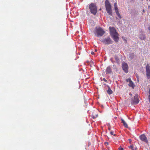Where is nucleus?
Listing matches in <instances>:
<instances>
[{
  "mask_svg": "<svg viewBox=\"0 0 150 150\" xmlns=\"http://www.w3.org/2000/svg\"><path fill=\"white\" fill-rule=\"evenodd\" d=\"M109 29L110 31V33L111 36L116 42H117L119 40L118 37V33L116 32L115 28L112 27H110Z\"/></svg>",
  "mask_w": 150,
  "mask_h": 150,
  "instance_id": "nucleus-1",
  "label": "nucleus"
},
{
  "mask_svg": "<svg viewBox=\"0 0 150 150\" xmlns=\"http://www.w3.org/2000/svg\"><path fill=\"white\" fill-rule=\"evenodd\" d=\"M95 35L98 37L102 36L104 34L105 31L100 27H96L94 31Z\"/></svg>",
  "mask_w": 150,
  "mask_h": 150,
  "instance_id": "nucleus-2",
  "label": "nucleus"
},
{
  "mask_svg": "<svg viewBox=\"0 0 150 150\" xmlns=\"http://www.w3.org/2000/svg\"><path fill=\"white\" fill-rule=\"evenodd\" d=\"M91 13L94 15H95L97 11V9L96 4L95 3H91L89 6Z\"/></svg>",
  "mask_w": 150,
  "mask_h": 150,
  "instance_id": "nucleus-3",
  "label": "nucleus"
},
{
  "mask_svg": "<svg viewBox=\"0 0 150 150\" xmlns=\"http://www.w3.org/2000/svg\"><path fill=\"white\" fill-rule=\"evenodd\" d=\"M105 6L106 10L108 14L110 15H112L111 10V6L108 0H105Z\"/></svg>",
  "mask_w": 150,
  "mask_h": 150,
  "instance_id": "nucleus-4",
  "label": "nucleus"
},
{
  "mask_svg": "<svg viewBox=\"0 0 150 150\" xmlns=\"http://www.w3.org/2000/svg\"><path fill=\"white\" fill-rule=\"evenodd\" d=\"M101 42L104 44L106 45H108L112 44V41L111 39L109 37H107L106 38H105Z\"/></svg>",
  "mask_w": 150,
  "mask_h": 150,
  "instance_id": "nucleus-5",
  "label": "nucleus"
},
{
  "mask_svg": "<svg viewBox=\"0 0 150 150\" xmlns=\"http://www.w3.org/2000/svg\"><path fill=\"white\" fill-rule=\"evenodd\" d=\"M139 102V99L137 94H136L133 98L132 99L131 104L132 105L137 104Z\"/></svg>",
  "mask_w": 150,
  "mask_h": 150,
  "instance_id": "nucleus-6",
  "label": "nucleus"
},
{
  "mask_svg": "<svg viewBox=\"0 0 150 150\" xmlns=\"http://www.w3.org/2000/svg\"><path fill=\"white\" fill-rule=\"evenodd\" d=\"M146 71L147 78L150 79V67L149 64H147L146 67Z\"/></svg>",
  "mask_w": 150,
  "mask_h": 150,
  "instance_id": "nucleus-7",
  "label": "nucleus"
},
{
  "mask_svg": "<svg viewBox=\"0 0 150 150\" xmlns=\"http://www.w3.org/2000/svg\"><path fill=\"white\" fill-rule=\"evenodd\" d=\"M122 66L123 71L125 73H127L128 69V66L127 64L125 62H123Z\"/></svg>",
  "mask_w": 150,
  "mask_h": 150,
  "instance_id": "nucleus-8",
  "label": "nucleus"
},
{
  "mask_svg": "<svg viewBox=\"0 0 150 150\" xmlns=\"http://www.w3.org/2000/svg\"><path fill=\"white\" fill-rule=\"evenodd\" d=\"M139 138L141 140L146 143H148V141L145 135L143 134L140 136Z\"/></svg>",
  "mask_w": 150,
  "mask_h": 150,
  "instance_id": "nucleus-9",
  "label": "nucleus"
},
{
  "mask_svg": "<svg viewBox=\"0 0 150 150\" xmlns=\"http://www.w3.org/2000/svg\"><path fill=\"white\" fill-rule=\"evenodd\" d=\"M126 81L127 82L129 83V86L132 87V88H134V86L130 78L127 79H126Z\"/></svg>",
  "mask_w": 150,
  "mask_h": 150,
  "instance_id": "nucleus-10",
  "label": "nucleus"
},
{
  "mask_svg": "<svg viewBox=\"0 0 150 150\" xmlns=\"http://www.w3.org/2000/svg\"><path fill=\"white\" fill-rule=\"evenodd\" d=\"M105 72L106 74H111L112 72V70L111 67L110 66H108L105 70Z\"/></svg>",
  "mask_w": 150,
  "mask_h": 150,
  "instance_id": "nucleus-11",
  "label": "nucleus"
},
{
  "mask_svg": "<svg viewBox=\"0 0 150 150\" xmlns=\"http://www.w3.org/2000/svg\"><path fill=\"white\" fill-rule=\"evenodd\" d=\"M129 148L132 149V150H137V149L135 146L131 145L129 147Z\"/></svg>",
  "mask_w": 150,
  "mask_h": 150,
  "instance_id": "nucleus-12",
  "label": "nucleus"
},
{
  "mask_svg": "<svg viewBox=\"0 0 150 150\" xmlns=\"http://www.w3.org/2000/svg\"><path fill=\"white\" fill-rule=\"evenodd\" d=\"M122 123L123 124V125L126 127L127 128L128 126L127 123L123 119H121Z\"/></svg>",
  "mask_w": 150,
  "mask_h": 150,
  "instance_id": "nucleus-13",
  "label": "nucleus"
},
{
  "mask_svg": "<svg viewBox=\"0 0 150 150\" xmlns=\"http://www.w3.org/2000/svg\"><path fill=\"white\" fill-rule=\"evenodd\" d=\"M108 89L107 91V92L108 94L110 95L112 93V91L109 86H108Z\"/></svg>",
  "mask_w": 150,
  "mask_h": 150,
  "instance_id": "nucleus-14",
  "label": "nucleus"
},
{
  "mask_svg": "<svg viewBox=\"0 0 150 150\" xmlns=\"http://www.w3.org/2000/svg\"><path fill=\"white\" fill-rule=\"evenodd\" d=\"M98 116V114L93 113L92 115V117L93 119H95Z\"/></svg>",
  "mask_w": 150,
  "mask_h": 150,
  "instance_id": "nucleus-15",
  "label": "nucleus"
},
{
  "mask_svg": "<svg viewBox=\"0 0 150 150\" xmlns=\"http://www.w3.org/2000/svg\"><path fill=\"white\" fill-rule=\"evenodd\" d=\"M140 38L142 40H144L146 38V36L144 35H140Z\"/></svg>",
  "mask_w": 150,
  "mask_h": 150,
  "instance_id": "nucleus-16",
  "label": "nucleus"
},
{
  "mask_svg": "<svg viewBox=\"0 0 150 150\" xmlns=\"http://www.w3.org/2000/svg\"><path fill=\"white\" fill-rule=\"evenodd\" d=\"M116 12V14L117 15L118 17L120 19H121L122 18V17H121V16L120 13H119V11H117V12Z\"/></svg>",
  "mask_w": 150,
  "mask_h": 150,
  "instance_id": "nucleus-17",
  "label": "nucleus"
},
{
  "mask_svg": "<svg viewBox=\"0 0 150 150\" xmlns=\"http://www.w3.org/2000/svg\"><path fill=\"white\" fill-rule=\"evenodd\" d=\"M115 59L116 62L117 63H118L119 62V58L117 56H115Z\"/></svg>",
  "mask_w": 150,
  "mask_h": 150,
  "instance_id": "nucleus-18",
  "label": "nucleus"
},
{
  "mask_svg": "<svg viewBox=\"0 0 150 150\" xmlns=\"http://www.w3.org/2000/svg\"><path fill=\"white\" fill-rule=\"evenodd\" d=\"M113 133H114V132L113 131H111L110 132V134L111 135H114V136H115L116 134H113Z\"/></svg>",
  "mask_w": 150,
  "mask_h": 150,
  "instance_id": "nucleus-19",
  "label": "nucleus"
},
{
  "mask_svg": "<svg viewBox=\"0 0 150 150\" xmlns=\"http://www.w3.org/2000/svg\"><path fill=\"white\" fill-rule=\"evenodd\" d=\"M115 12H117V11H119L117 6V7H115Z\"/></svg>",
  "mask_w": 150,
  "mask_h": 150,
  "instance_id": "nucleus-20",
  "label": "nucleus"
},
{
  "mask_svg": "<svg viewBox=\"0 0 150 150\" xmlns=\"http://www.w3.org/2000/svg\"><path fill=\"white\" fill-rule=\"evenodd\" d=\"M149 101L150 103V88L149 89Z\"/></svg>",
  "mask_w": 150,
  "mask_h": 150,
  "instance_id": "nucleus-21",
  "label": "nucleus"
},
{
  "mask_svg": "<svg viewBox=\"0 0 150 150\" xmlns=\"http://www.w3.org/2000/svg\"><path fill=\"white\" fill-rule=\"evenodd\" d=\"M114 7L117 6V3H116V2L114 4Z\"/></svg>",
  "mask_w": 150,
  "mask_h": 150,
  "instance_id": "nucleus-22",
  "label": "nucleus"
},
{
  "mask_svg": "<svg viewBox=\"0 0 150 150\" xmlns=\"http://www.w3.org/2000/svg\"><path fill=\"white\" fill-rule=\"evenodd\" d=\"M119 150H123V149L121 147H120L119 148Z\"/></svg>",
  "mask_w": 150,
  "mask_h": 150,
  "instance_id": "nucleus-23",
  "label": "nucleus"
},
{
  "mask_svg": "<svg viewBox=\"0 0 150 150\" xmlns=\"http://www.w3.org/2000/svg\"><path fill=\"white\" fill-rule=\"evenodd\" d=\"M103 80L106 82H107V81L106 80L105 78H103Z\"/></svg>",
  "mask_w": 150,
  "mask_h": 150,
  "instance_id": "nucleus-24",
  "label": "nucleus"
},
{
  "mask_svg": "<svg viewBox=\"0 0 150 150\" xmlns=\"http://www.w3.org/2000/svg\"><path fill=\"white\" fill-rule=\"evenodd\" d=\"M110 59V61H111V62H112L113 63L114 62V61H113V59H112V58H111Z\"/></svg>",
  "mask_w": 150,
  "mask_h": 150,
  "instance_id": "nucleus-25",
  "label": "nucleus"
},
{
  "mask_svg": "<svg viewBox=\"0 0 150 150\" xmlns=\"http://www.w3.org/2000/svg\"><path fill=\"white\" fill-rule=\"evenodd\" d=\"M129 142L130 143H131V142H132V140L131 139H129Z\"/></svg>",
  "mask_w": 150,
  "mask_h": 150,
  "instance_id": "nucleus-26",
  "label": "nucleus"
},
{
  "mask_svg": "<svg viewBox=\"0 0 150 150\" xmlns=\"http://www.w3.org/2000/svg\"><path fill=\"white\" fill-rule=\"evenodd\" d=\"M91 53L92 54H94V52L92 51L91 52Z\"/></svg>",
  "mask_w": 150,
  "mask_h": 150,
  "instance_id": "nucleus-27",
  "label": "nucleus"
},
{
  "mask_svg": "<svg viewBox=\"0 0 150 150\" xmlns=\"http://www.w3.org/2000/svg\"><path fill=\"white\" fill-rule=\"evenodd\" d=\"M105 144H107V145H108V142H106Z\"/></svg>",
  "mask_w": 150,
  "mask_h": 150,
  "instance_id": "nucleus-28",
  "label": "nucleus"
},
{
  "mask_svg": "<svg viewBox=\"0 0 150 150\" xmlns=\"http://www.w3.org/2000/svg\"><path fill=\"white\" fill-rule=\"evenodd\" d=\"M97 50H96V49L95 50V52H97Z\"/></svg>",
  "mask_w": 150,
  "mask_h": 150,
  "instance_id": "nucleus-29",
  "label": "nucleus"
},
{
  "mask_svg": "<svg viewBox=\"0 0 150 150\" xmlns=\"http://www.w3.org/2000/svg\"><path fill=\"white\" fill-rule=\"evenodd\" d=\"M108 129L109 130H110V128H108Z\"/></svg>",
  "mask_w": 150,
  "mask_h": 150,
  "instance_id": "nucleus-30",
  "label": "nucleus"
},
{
  "mask_svg": "<svg viewBox=\"0 0 150 150\" xmlns=\"http://www.w3.org/2000/svg\"><path fill=\"white\" fill-rule=\"evenodd\" d=\"M149 0V1H150V0Z\"/></svg>",
  "mask_w": 150,
  "mask_h": 150,
  "instance_id": "nucleus-31",
  "label": "nucleus"
}]
</instances>
